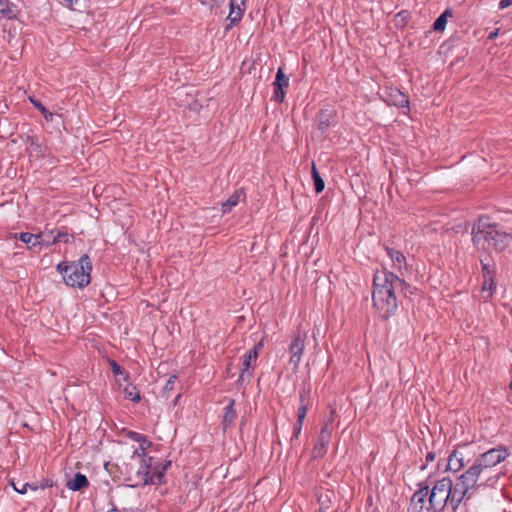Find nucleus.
<instances>
[{"instance_id":"4","label":"nucleus","mask_w":512,"mask_h":512,"mask_svg":"<svg viewBox=\"0 0 512 512\" xmlns=\"http://www.w3.org/2000/svg\"><path fill=\"white\" fill-rule=\"evenodd\" d=\"M91 269L92 265L87 255H83L78 261L71 262L68 265L64 263L57 265V270L62 274L65 284L79 288L87 286L90 283Z\"/></svg>"},{"instance_id":"2","label":"nucleus","mask_w":512,"mask_h":512,"mask_svg":"<svg viewBox=\"0 0 512 512\" xmlns=\"http://www.w3.org/2000/svg\"><path fill=\"white\" fill-rule=\"evenodd\" d=\"M472 240L478 250L490 252L505 249L512 240L510 234L502 231L488 218H479L472 229Z\"/></svg>"},{"instance_id":"18","label":"nucleus","mask_w":512,"mask_h":512,"mask_svg":"<svg viewBox=\"0 0 512 512\" xmlns=\"http://www.w3.org/2000/svg\"><path fill=\"white\" fill-rule=\"evenodd\" d=\"M484 270V282L481 290V298L484 301H487L492 297L493 294V288H494V282L492 277L490 276V270L486 265L483 266Z\"/></svg>"},{"instance_id":"21","label":"nucleus","mask_w":512,"mask_h":512,"mask_svg":"<svg viewBox=\"0 0 512 512\" xmlns=\"http://www.w3.org/2000/svg\"><path fill=\"white\" fill-rule=\"evenodd\" d=\"M67 487L72 491H78L88 486V480L85 475L76 473L73 478L67 481Z\"/></svg>"},{"instance_id":"19","label":"nucleus","mask_w":512,"mask_h":512,"mask_svg":"<svg viewBox=\"0 0 512 512\" xmlns=\"http://www.w3.org/2000/svg\"><path fill=\"white\" fill-rule=\"evenodd\" d=\"M245 1L246 0H230V13L228 19L231 23H236L241 19Z\"/></svg>"},{"instance_id":"8","label":"nucleus","mask_w":512,"mask_h":512,"mask_svg":"<svg viewBox=\"0 0 512 512\" xmlns=\"http://www.w3.org/2000/svg\"><path fill=\"white\" fill-rule=\"evenodd\" d=\"M64 238V241H68V235L62 234L60 232L57 233L56 236L50 237V234L40 233V234H31L28 232H23L19 234V239L30 247H35L41 244L50 245L57 241H61Z\"/></svg>"},{"instance_id":"30","label":"nucleus","mask_w":512,"mask_h":512,"mask_svg":"<svg viewBox=\"0 0 512 512\" xmlns=\"http://www.w3.org/2000/svg\"><path fill=\"white\" fill-rule=\"evenodd\" d=\"M11 485L13 486L14 490L20 494H25L28 488L32 490L36 489L35 487H32L29 483H21L19 481L15 482L14 480L11 481Z\"/></svg>"},{"instance_id":"39","label":"nucleus","mask_w":512,"mask_h":512,"mask_svg":"<svg viewBox=\"0 0 512 512\" xmlns=\"http://www.w3.org/2000/svg\"><path fill=\"white\" fill-rule=\"evenodd\" d=\"M497 36V32H492L489 36L490 39H493L494 37Z\"/></svg>"},{"instance_id":"13","label":"nucleus","mask_w":512,"mask_h":512,"mask_svg":"<svg viewBox=\"0 0 512 512\" xmlns=\"http://www.w3.org/2000/svg\"><path fill=\"white\" fill-rule=\"evenodd\" d=\"M289 79L283 72L282 68H279L276 74V79L274 81V95L273 99L277 102H282L285 97L284 88L288 86Z\"/></svg>"},{"instance_id":"1","label":"nucleus","mask_w":512,"mask_h":512,"mask_svg":"<svg viewBox=\"0 0 512 512\" xmlns=\"http://www.w3.org/2000/svg\"><path fill=\"white\" fill-rule=\"evenodd\" d=\"M374 290L372 294L373 304L382 318H388L394 314L398 304L396 291L401 289L406 294L410 286L398 275L382 270L374 275Z\"/></svg>"},{"instance_id":"34","label":"nucleus","mask_w":512,"mask_h":512,"mask_svg":"<svg viewBox=\"0 0 512 512\" xmlns=\"http://www.w3.org/2000/svg\"><path fill=\"white\" fill-rule=\"evenodd\" d=\"M176 380V376L175 375H172L169 377V379L167 380V383L165 385V390L168 391V390H171L173 388V384Z\"/></svg>"},{"instance_id":"32","label":"nucleus","mask_w":512,"mask_h":512,"mask_svg":"<svg viewBox=\"0 0 512 512\" xmlns=\"http://www.w3.org/2000/svg\"><path fill=\"white\" fill-rule=\"evenodd\" d=\"M111 369L115 375H123L124 370L115 361L110 362Z\"/></svg>"},{"instance_id":"23","label":"nucleus","mask_w":512,"mask_h":512,"mask_svg":"<svg viewBox=\"0 0 512 512\" xmlns=\"http://www.w3.org/2000/svg\"><path fill=\"white\" fill-rule=\"evenodd\" d=\"M389 98V103L398 107H406L409 103L408 97L398 89L392 90Z\"/></svg>"},{"instance_id":"7","label":"nucleus","mask_w":512,"mask_h":512,"mask_svg":"<svg viewBox=\"0 0 512 512\" xmlns=\"http://www.w3.org/2000/svg\"><path fill=\"white\" fill-rule=\"evenodd\" d=\"M451 479L444 477L438 480L432 489H429L430 507L434 512L442 511L449 502Z\"/></svg>"},{"instance_id":"5","label":"nucleus","mask_w":512,"mask_h":512,"mask_svg":"<svg viewBox=\"0 0 512 512\" xmlns=\"http://www.w3.org/2000/svg\"><path fill=\"white\" fill-rule=\"evenodd\" d=\"M508 456V448L503 445H499L480 454L476 458L474 464L481 470L482 473H484V475H486V477H494L496 487L500 479V474L495 472L493 468L506 460Z\"/></svg>"},{"instance_id":"33","label":"nucleus","mask_w":512,"mask_h":512,"mask_svg":"<svg viewBox=\"0 0 512 512\" xmlns=\"http://www.w3.org/2000/svg\"><path fill=\"white\" fill-rule=\"evenodd\" d=\"M302 425L303 423L302 422H297L295 423L294 425V432H293V438H298L300 433H301V430H302Z\"/></svg>"},{"instance_id":"20","label":"nucleus","mask_w":512,"mask_h":512,"mask_svg":"<svg viewBox=\"0 0 512 512\" xmlns=\"http://www.w3.org/2000/svg\"><path fill=\"white\" fill-rule=\"evenodd\" d=\"M262 346V343H258L251 349L244 357V361L242 363V373L240 375L241 379H244L247 370L251 367L252 363L256 362L258 357V348Z\"/></svg>"},{"instance_id":"15","label":"nucleus","mask_w":512,"mask_h":512,"mask_svg":"<svg viewBox=\"0 0 512 512\" xmlns=\"http://www.w3.org/2000/svg\"><path fill=\"white\" fill-rule=\"evenodd\" d=\"M20 13L17 5L9 0H0V17L8 20L16 19Z\"/></svg>"},{"instance_id":"17","label":"nucleus","mask_w":512,"mask_h":512,"mask_svg":"<svg viewBox=\"0 0 512 512\" xmlns=\"http://www.w3.org/2000/svg\"><path fill=\"white\" fill-rule=\"evenodd\" d=\"M464 465L465 459L463 453L458 450H454L448 458L446 470L451 472H458L461 468L464 467Z\"/></svg>"},{"instance_id":"37","label":"nucleus","mask_w":512,"mask_h":512,"mask_svg":"<svg viewBox=\"0 0 512 512\" xmlns=\"http://www.w3.org/2000/svg\"><path fill=\"white\" fill-rule=\"evenodd\" d=\"M129 436H130L133 440H135V441H137V442H140V441H141V439H142V437H143L142 435H140V434H138V433H136V432H129Z\"/></svg>"},{"instance_id":"25","label":"nucleus","mask_w":512,"mask_h":512,"mask_svg":"<svg viewBox=\"0 0 512 512\" xmlns=\"http://www.w3.org/2000/svg\"><path fill=\"white\" fill-rule=\"evenodd\" d=\"M123 393H124V396L131 400V401H134V402H139L140 401V394H139V391L137 390V388L132 385V384H128L124 389H123Z\"/></svg>"},{"instance_id":"12","label":"nucleus","mask_w":512,"mask_h":512,"mask_svg":"<svg viewBox=\"0 0 512 512\" xmlns=\"http://www.w3.org/2000/svg\"><path fill=\"white\" fill-rule=\"evenodd\" d=\"M449 503L453 510H456L464 499H469L473 496L468 490L460 486L458 483L453 485L451 481Z\"/></svg>"},{"instance_id":"38","label":"nucleus","mask_w":512,"mask_h":512,"mask_svg":"<svg viewBox=\"0 0 512 512\" xmlns=\"http://www.w3.org/2000/svg\"><path fill=\"white\" fill-rule=\"evenodd\" d=\"M434 458H435V454H434V453H432V452H429V453L427 454V456H426V460H427V461H433V460H434Z\"/></svg>"},{"instance_id":"14","label":"nucleus","mask_w":512,"mask_h":512,"mask_svg":"<svg viewBox=\"0 0 512 512\" xmlns=\"http://www.w3.org/2000/svg\"><path fill=\"white\" fill-rule=\"evenodd\" d=\"M170 466H171V461L154 463L153 459L151 458V468H150L151 479L154 481L150 482L149 484H161L164 474Z\"/></svg>"},{"instance_id":"31","label":"nucleus","mask_w":512,"mask_h":512,"mask_svg":"<svg viewBox=\"0 0 512 512\" xmlns=\"http://www.w3.org/2000/svg\"><path fill=\"white\" fill-rule=\"evenodd\" d=\"M151 446V442L146 440L144 437H142L141 441L139 442V453H146V449Z\"/></svg>"},{"instance_id":"6","label":"nucleus","mask_w":512,"mask_h":512,"mask_svg":"<svg viewBox=\"0 0 512 512\" xmlns=\"http://www.w3.org/2000/svg\"><path fill=\"white\" fill-rule=\"evenodd\" d=\"M456 483L473 495L480 488H496L494 477H486L474 463L457 478Z\"/></svg>"},{"instance_id":"36","label":"nucleus","mask_w":512,"mask_h":512,"mask_svg":"<svg viewBox=\"0 0 512 512\" xmlns=\"http://www.w3.org/2000/svg\"><path fill=\"white\" fill-rule=\"evenodd\" d=\"M222 1L223 0H200V2L205 5H213V4L219 5Z\"/></svg>"},{"instance_id":"24","label":"nucleus","mask_w":512,"mask_h":512,"mask_svg":"<svg viewBox=\"0 0 512 512\" xmlns=\"http://www.w3.org/2000/svg\"><path fill=\"white\" fill-rule=\"evenodd\" d=\"M452 11L446 9L434 22L433 29L435 31H444L448 18L452 17Z\"/></svg>"},{"instance_id":"28","label":"nucleus","mask_w":512,"mask_h":512,"mask_svg":"<svg viewBox=\"0 0 512 512\" xmlns=\"http://www.w3.org/2000/svg\"><path fill=\"white\" fill-rule=\"evenodd\" d=\"M30 102L37 108L46 120H52L53 114L49 112L39 101L35 100L33 97H29Z\"/></svg>"},{"instance_id":"16","label":"nucleus","mask_w":512,"mask_h":512,"mask_svg":"<svg viewBox=\"0 0 512 512\" xmlns=\"http://www.w3.org/2000/svg\"><path fill=\"white\" fill-rule=\"evenodd\" d=\"M387 254L393 262V268L397 270L401 276L404 275L403 270H406L405 256L392 248H386Z\"/></svg>"},{"instance_id":"29","label":"nucleus","mask_w":512,"mask_h":512,"mask_svg":"<svg viewBox=\"0 0 512 512\" xmlns=\"http://www.w3.org/2000/svg\"><path fill=\"white\" fill-rule=\"evenodd\" d=\"M301 405L300 407L298 408V412H297V422H304V419L307 415V405L304 403V393L301 394Z\"/></svg>"},{"instance_id":"11","label":"nucleus","mask_w":512,"mask_h":512,"mask_svg":"<svg viewBox=\"0 0 512 512\" xmlns=\"http://www.w3.org/2000/svg\"><path fill=\"white\" fill-rule=\"evenodd\" d=\"M429 487H420L412 496L410 512H428L430 507Z\"/></svg>"},{"instance_id":"26","label":"nucleus","mask_w":512,"mask_h":512,"mask_svg":"<svg viewBox=\"0 0 512 512\" xmlns=\"http://www.w3.org/2000/svg\"><path fill=\"white\" fill-rule=\"evenodd\" d=\"M236 412L235 410L233 409V401L231 400L229 405L226 407V412H225V415H224V425L225 427L228 426V425H231L234 420L236 419Z\"/></svg>"},{"instance_id":"10","label":"nucleus","mask_w":512,"mask_h":512,"mask_svg":"<svg viewBox=\"0 0 512 512\" xmlns=\"http://www.w3.org/2000/svg\"><path fill=\"white\" fill-rule=\"evenodd\" d=\"M334 414V410L331 411V416ZM332 417L324 424L318 437L317 444L313 450L314 457H322L327 451V445L329 444L332 436Z\"/></svg>"},{"instance_id":"22","label":"nucleus","mask_w":512,"mask_h":512,"mask_svg":"<svg viewBox=\"0 0 512 512\" xmlns=\"http://www.w3.org/2000/svg\"><path fill=\"white\" fill-rule=\"evenodd\" d=\"M244 199V193L242 190L235 191L226 202L222 204V212L228 213L235 207L241 200Z\"/></svg>"},{"instance_id":"3","label":"nucleus","mask_w":512,"mask_h":512,"mask_svg":"<svg viewBox=\"0 0 512 512\" xmlns=\"http://www.w3.org/2000/svg\"><path fill=\"white\" fill-rule=\"evenodd\" d=\"M151 457L134 450L123 464V474L131 487L148 485L151 479Z\"/></svg>"},{"instance_id":"35","label":"nucleus","mask_w":512,"mask_h":512,"mask_svg":"<svg viewBox=\"0 0 512 512\" xmlns=\"http://www.w3.org/2000/svg\"><path fill=\"white\" fill-rule=\"evenodd\" d=\"M510 5H512V0H501L499 2L500 9H505V8L509 7Z\"/></svg>"},{"instance_id":"27","label":"nucleus","mask_w":512,"mask_h":512,"mask_svg":"<svg viewBox=\"0 0 512 512\" xmlns=\"http://www.w3.org/2000/svg\"><path fill=\"white\" fill-rule=\"evenodd\" d=\"M312 176H313V180H314L315 191L317 193H321L324 190L325 185H324L323 179L320 177L319 173L317 172L315 164L312 165Z\"/></svg>"},{"instance_id":"9","label":"nucleus","mask_w":512,"mask_h":512,"mask_svg":"<svg viewBox=\"0 0 512 512\" xmlns=\"http://www.w3.org/2000/svg\"><path fill=\"white\" fill-rule=\"evenodd\" d=\"M306 337V332H298L297 334L294 335L292 342L289 346V362L290 364L293 365L294 369H297L301 362V357L305 349Z\"/></svg>"}]
</instances>
